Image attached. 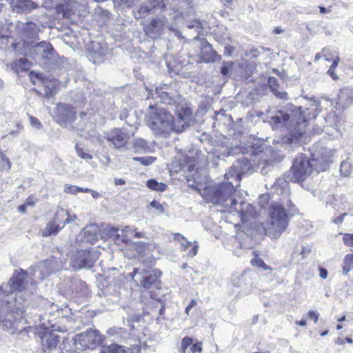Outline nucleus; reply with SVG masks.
Returning <instances> with one entry per match:
<instances>
[{"label":"nucleus","instance_id":"f257e3e1","mask_svg":"<svg viewBox=\"0 0 353 353\" xmlns=\"http://www.w3.org/2000/svg\"><path fill=\"white\" fill-rule=\"evenodd\" d=\"M28 273L20 270L0 287V325L3 328L12 329L26 312L28 298L36 290L33 283L28 285Z\"/></svg>","mask_w":353,"mask_h":353},{"label":"nucleus","instance_id":"f03ea898","mask_svg":"<svg viewBox=\"0 0 353 353\" xmlns=\"http://www.w3.org/2000/svg\"><path fill=\"white\" fill-rule=\"evenodd\" d=\"M250 163L245 158L237 161L224 175V181L207 187L204 197L207 202L219 205L221 211L232 212L234 205L237 204L236 190L241 176L249 172Z\"/></svg>","mask_w":353,"mask_h":353},{"label":"nucleus","instance_id":"7ed1b4c3","mask_svg":"<svg viewBox=\"0 0 353 353\" xmlns=\"http://www.w3.org/2000/svg\"><path fill=\"white\" fill-rule=\"evenodd\" d=\"M270 122L274 128L283 126L289 128L290 134L286 140L289 144L299 143L306 134V119L303 108L292 103L275 110L270 116Z\"/></svg>","mask_w":353,"mask_h":353},{"label":"nucleus","instance_id":"20e7f679","mask_svg":"<svg viewBox=\"0 0 353 353\" xmlns=\"http://www.w3.org/2000/svg\"><path fill=\"white\" fill-rule=\"evenodd\" d=\"M149 108L150 110L146 113L145 121L155 135L166 136L172 131L181 132V128L174 123V117L168 110L152 105Z\"/></svg>","mask_w":353,"mask_h":353},{"label":"nucleus","instance_id":"39448f33","mask_svg":"<svg viewBox=\"0 0 353 353\" xmlns=\"http://www.w3.org/2000/svg\"><path fill=\"white\" fill-rule=\"evenodd\" d=\"M292 209H285L279 203H272L269 208V219L265 228V234L272 239H278L286 230L289 221V214Z\"/></svg>","mask_w":353,"mask_h":353},{"label":"nucleus","instance_id":"423d86ee","mask_svg":"<svg viewBox=\"0 0 353 353\" xmlns=\"http://www.w3.org/2000/svg\"><path fill=\"white\" fill-rule=\"evenodd\" d=\"M170 7L168 15L176 24L194 16V0H167Z\"/></svg>","mask_w":353,"mask_h":353},{"label":"nucleus","instance_id":"0eeeda50","mask_svg":"<svg viewBox=\"0 0 353 353\" xmlns=\"http://www.w3.org/2000/svg\"><path fill=\"white\" fill-rule=\"evenodd\" d=\"M316 167V159L312 158L311 160L306 156L303 154L296 157L292 166L291 172L292 174V180L295 182L304 181L307 176L316 173L314 168Z\"/></svg>","mask_w":353,"mask_h":353},{"label":"nucleus","instance_id":"6e6552de","mask_svg":"<svg viewBox=\"0 0 353 353\" xmlns=\"http://www.w3.org/2000/svg\"><path fill=\"white\" fill-rule=\"evenodd\" d=\"M155 94L161 103L170 106L179 105L182 101V97L179 93L178 83L175 81L160 83L155 88Z\"/></svg>","mask_w":353,"mask_h":353},{"label":"nucleus","instance_id":"1a4fd4ad","mask_svg":"<svg viewBox=\"0 0 353 353\" xmlns=\"http://www.w3.org/2000/svg\"><path fill=\"white\" fill-rule=\"evenodd\" d=\"M103 341V336L100 332L94 328L88 329L86 331L78 334L74 338V345L77 350H85L94 349Z\"/></svg>","mask_w":353,"mask_h":353},{"label":"nucleus","instance_id":"9d476101","mask_svg":"<svg viewBox=\"0 0 353 353\" xmlns=\"http://www.w3.org/2000/svg\"><path fill=\"white\" fill-rule=\"evenodd\" d=\"M192 44L196 49L199 62L208 63L221 60V56L214 50L212 45L205 38L196 36L192 40Z\"/></svg>","mask_w":353,"mask_h":353},{"label":"nucleus","instance_id":"9b49d317","mask_svg":"<svg viewBox=\"0 0 353 353\" xmlns=\"http://www.w3.org/2000/svg\"><path fill=\"white\" fill-rule=\"evenodd\" d=\"M120 2L126 7H131L140 2L139 8L137 10L139 18L153 14L157 9L165 8L164 0H120Z\"/></svg>","mask_w":353,"mask_h":353},{"label":"nucleus","instance_id":"f8f14e48","mask_svg":"<svg viewBox=\"0 0 353 353\" xmlns=\"http://www.w3.org/2000/svg\"><path fill=\"white\" fill-rule=\"evenodd\" d=\"M134 132H129L128 128L123 126L121 128H114L106 134V139L110 143V145L113 148L120 149L123 148L128 143L130 137L133 136Z\"/></svg>","mask_w":353,"mask_h":353},{"label":"nucleus","instance_id":"ddd939ff","mask_svg":"<svg viewBox=\"0 0 353 353\" xmlns=\"http://www.w3.org/2000/svg\"><path fill=\"white\" fill-rule=\"evenodd\" d=\"M97 259L96 253L88 249L78 250L70 260V264L74 269L92 268Z\"/></svg>","mask_w":353,"mask_h":353},{"label":"nucleus","instance_id":"4468645a","mask_svg":"<svg viewBox=\"0 0 353 353\" xmlns=\"http://www.w3.org/2000/svg\"><path fill=\"white\" fill-rule=\"evenodd\" d=\"M55 52L52 46L47 42H40L35 45L31 50V56L40 62L46 64L54 57Z\"/></svg>","mask_w":353,"mask_h":353},{"label":"nucleus","instance_id":"2eb2a0df","mask_svg":"<svg viewBox=\"0 0 353 353\" xmlns=\"http://www.w3.org/2000/svg\"><path fill=\"white\" fill-rule=\"evenodd\" d=\"M53 118L60 125L66 127L74 120L75 112L69 105L59 103L54 110Z\"/></svg>","mask_w":353,"mask_h":353},{"label":"nucleus","instance_id":"dca6fc26","mask_svg":"<svg viewBox=\"0 0 353 353\" xmlns=\"http://www.w3.org/2000/svg\"><path fill=\"white\" fill-rule=\"evenodd\" d=\"M168 19L165 17H156L145 21L144 25L146 34L152 38H158L163 32L164 26L168 23Z\"/></svg>","mask_w":353,"mask_h":353},{"label":"nucleus","instance_id":"f3484780","mask_svg":"<svg viewBox=\"0 0 353 353\" xmlns=\"http://www.w3.org/2000/svg\"><path fill=\"white\" fill-rule=\"evenodd\" d=\"M333 151L328 148H322L316 154H313V157L316 159V167L314 170L316 174L326 170L327 165L332 163V157Z\"/></svg>","mask_w":353,"mask_h":353},{"label":"nucleus","instance_id":"a211bd4d","mask_svg":"<svg viewBox=\"0 0 353 353\" xmlns=\"http://www.w3.org/2000/svg\"><path fill=\"white\" fill-rule=\"evenodd\" d=\"M237 199V204L234 205L232 212H236L241 217L242 221H248L250 217H255L257 212L256 209L251 204L245 203L239 197Z\"/></svg>","mask_w":353,"mask_h":353},{"label":"nucleus","instance_id":"6ab92c4d","mask_svg":"<svg viewBox=\"0 0 353 353\" xmlns=\"http://www.w3.org/2000/svg\"><path fill=\"white\" fill-rule=\"evenodd\" d=\"M107 52L108 48L105 44H101L99 41H94L92 42V48L88 50L87 57L94 64H99L103 62Z\"/></svg>","mask_w":353,"mask_h":353},{"label":"nucleus","instance_id":"aec40b11","mask_svg":"<svg viewBox=\"0 0 353 353\" xmlns=\"http://www.w3.org/2000/svg\"><path fill=\"white\" fill-rule=\"evenodd\" d=\"M60 337L51 332H45L41 336V350L43 353L57 352Z\"/></svg>","mask_w":353,"mask_h":353},{"label":"nucleus","instance_id":"412c9836","mask_svg":"<svg viewBox=\"0 0 353 353\" xmlns=\"http://www.w3.org/2000/svg\"><path fill=\"white\" fill-rule=\"evenodd\" d=\"M175 107L174 111L177 114V117L179 123L176 125L179 128H181V132L184 130L185 128L189 125V122L191 120L192 110L189 107L183 106L181 103Z\"/></svg>","mask_w":353,"mask_h":353},{"label":"nucleus","instance_id":"4be33fe9","mask_svg":"<svg viewBox=\"0 0 353 353\" xmlns=\"http://www.w3.org/2000/svg\"><path fill=\"white\" fill-rule=\"evenodd\" d=\"M325 205L328 211L330 210L340 211L349 207V203L345 196L336 197L334 195H329L326 198Z\"/></svg>","mask_w":353,"mask_h":353},{"label":"nucleus","instance_id":"5701e85b","mask_svg":"<svg viewBox=\"0 0 353 353\" xmlns=\"http://www.w3.org/2000/svg\"><path fill=\"white\" fill-rule=\"evenodd\" d=\"M17 28L19 32L21 33L27 39H33L37 37L39 33V28L37 25L32 22H18Z\"/></svg>","mask_w":353,"mask_h":353},{"label":"nucleus","instance_id":"b1692460","mask_svg":"<svg viewBox=\"0 0 353 353\" xmlns=\"http://www.w3.org/2000/svg\"><path fill=\"white\" fill-rule=\"evenodd\" d=\"M11 6L13 11L17 13L30 12L38 8L37 3L32 0H12Z\"/></svg>","mask_w":353,"mask_h":353},{"label":"nucleus","instance_id":"393cba45","mask_svg":"<svg viewBox=\"0 0 353 353\" xmlns=\"http://www.w3.org/2000/svg\"><path fill=\"white\" fill-rule=\"evenodd\" d=\"M32 276L39 280H43L44 278L50 275L53 270L51 267V263L49 261H44L40 262L38 265L32 268Z\"/></svg>","mask_w":353,"mask_h":353},{"label":"nucleus","instance_id":"a878e982","mask_svg":"<svg viewBox=\"0 0 353 353\" xmlns=\"http://www.w3.org/2000/svg\"><path fill=\"white\" fill-rule=\"evenodd\" d=\"M181 353H201L202 352V343H194V339L190 337H184L181 341Z\"/></svg>","mask_w":353,"mask_h":353},{"label":"nucleus","instance_id":"bb28decb","mask_svg":"<svg viewBox=\"0 0 353 353\" xmlns=\"http://www.w3.org/2000/svg\"><path fill=\"white\" fill-rule=\"evenodd\" d=\"M30 62L25 57H21L7 64V68L15 74H19L22 72L28 71L30 68Z\"/></svg>","mask_w":353,"mask_h":353},{"label":"nucleus","instance_id":"cd10ccee","mask_svg":"<svg viewBox=\"0 0 353 353\" xmlns=\"http://www.w3.org/2000/svg\"><path fill=\"white\" fill-rule=\"evenodd\" d=\"M101 233L102 237L105 239H111L117 244L121 243V234L119 232V229L117 228L107 225L101 230Z\"/></svg>","mask_w":353,"mask_h":353},{"label":"nucleus","instance_id":"c85d7f7f","mask_svg":"<svg viewBox=\"0 0 353 353\" xmlns=\"http://www.w3.org/2000/svg\"><path fill=\"white\" fill-rule=\"evenodd\" d=\"M75 219L76 216H74L72 219L67 210L61 208L57 210L53 220L63 228L65 224L69 223L72 220H74Z\"/></svg>","mask_w":353,"mask_h":353},{"label":"nucleus","instance_id":"c756f323","mask_svg":"<svg viewBox=\"0 0 353 353\" xmlns=\"http://www.w3.org/2000/svg\"><path fill=\"white\" fill-rule=\"evenodd\" d=\"M161 275V272L159 273V275L157 274H150L143 277L142 281V285L145 288H150L151 287H154L158 288L160 284L159 276Z\"/></svg>","mask_w":353,"mask_h":353},{"label":"nucleus","instance_id":"7c9ffc66","mask_svg":"<svg viewBox=\"0 0 353 353\" xmlns=\"http://www.w3.org/2000/svg\"><path fill=\"white\" fill-rule=\"evenodd\" d=\"M132 148L134 152H147L150 150L148 142L142 138H135L132 142Z\"/></svg>","mask_w":353,"mask_h":353},{"label":"nucleus","instance_id":"2f4dec72","mask_svg":"<svg viewBox=\"0 0 353 353\" xmlns=\"http://www.w3.org/2000/svg\"><path fill=\"white\" fill-rule=\"evenodd\" d=\"M100 353H128L123 346L112 343L110 345H103Z\"/></svg>","mask_w":353,"mask_h":353},{"label":"nucleus","instance_id":"473e14b6","mask_svg":"<svg viewBox=\"0 0 353 353\" xmlns=\"http://www.w3.org/2000/svg\"><path fill=\"white\" fill-rule=\"evenodd\" d=\"M62 228L57 223H55L54 220L49 222L45 229L43 230V236H47L52 234H56Z\"/></svg>","mask_w":353,"mask_h":353},{"label":"nucleus","instance_id":"72a5a7b5","mask_svg":"<svg viewBox=\"0 0 353 353\" xmlns=\"http://www.w3.org/2000/svg\"><path fill=\"white\" fill-rule=\"evenodd\" d=\"M74 10H76V6L73 3L70 5L63 4L57 7V12L63 14V17L68 18L72 14L74 13Z\"/></svg>","mask_w":353,"mask_h":353},{"label":"nucleus","instance_id":"f704fd0d","mask_svg":"<svg viewBox=\"0 0 353 353\" xmlns=\"http://www.w3.org/2000/svg\"><path fill=\"white\" fill-rule=\"evenodd\" d=\"M250 276L248 272H244L242 274L235 276L232 279V284L234 286L241 287L250 283Z\"/></svg>","mask_w":353,"mask_h":353},{"label":"nucleus","instance_id":"c9c22d12","mask_svg":"<svg viewBox=\"0 0 353 353\" xmlns=\"http://www.w3.org/2000/svg\"><path fill=\"white\" fill-rule=\"evenodd\" d=\"M353 270V254H347L343 261V274L347 275L349 272Z\"/></svg>","mask_w":353,"mask_h":353},{"label":"nucleus","instance_id":"e433bc0d","mask_svg":"<svg viewBox=\"0 0 353 353\" xmlns=\"http://www.w3.org/2000/svg\"><path fill=\"white\" fill-rule=\"evenodd\" d=\"M147 186L151 190L163 192L165 190L167 185L163 183H159L154 179H150L147 181Z\"/></svg>","mask_w":353,"mask_h":353},{"label":"nucleus","instance_id":"4c0bfd02","mask_svg":"<svg viewBox=\"0 0 353 353\" xmlns=\"http://www.w3.org/2000/svg\"><path fill=\"white\" fill-rule=\"evenodd\" d=\"M135 228L133 226H125L121 230V243H124L128 239L134 236Z\"/></svg>","mask_w":353,"mask_h":353},{"label":"nucleus","instance_id":"58836bf2","mask_svg":"<svg viewBox=\"0 0 353 353\" xmlns=\"http://www.w3.org/2000/svg\"><path fill=\"white\" fill-rule=\"evenodd\" d=\"M276 81H277V80L276 78H274V77L270 78L268 83H269L270 87L272 89V91L274 92V95L277 98H279L280 99L287 100L288 99V93L286 92H280V91H278L277 90L272 88L273 85H275Z\"/></svg>","mask_w":353,"mask_h":353},{"label":"nucleus","instance_id":"ea45409f","mask_svg":"<svg viewBox=\"0 0 353 353\" xmlns=\"http://www.w3.org/2000/svg\"><path fill=\"white\" fill-rule=\"evenodd\" d=\"M339 101L343 105H347L352 101L350 92L347 89H343L340 91L338 96Z\"/></svg>","mask_w":353,"mask_h":353},{"label":"nucleus","instance_id":"a19ab883","mask_svg":"<svg viewBox=\"0 0 353 353\" xmlns=\"http://www.w3.org/2000/svg\"><path fill=\"white\" fill-rule=\"evenodd\" d=\"M174 239L177 240L181 243V249L186 250L189 247L192 246V242L187 240V239L179 233L174 234Z\"/></svg>","mask_w":353,"mask_h":353},{"label":"nucleus","instance_id":"79ce46f5","mask_svg":"<svg viewBox=\"0 0 353 353\" xmlns=\"http://www.w3.org/2000/svg\"><path fill=\"white\" fill-rule=\"evenodd\" d=\"M94 14L96 16L100 17L101 20L103 22H105L108 19L110 18V12L108 10H105L103 8L99 7V6H97L95 8Z\"/></svg>","mask_w":353,"mask_h":353},{"label":"nucleus","instance_id":"37998d69","mask_svg":"<svg viewBox=\"0 0 353 353\" xmlns=\"http://www.w3.org/2000/svg\"><path fill=\"white\" fill-rule=\"evenodd\" d=\"M30 80L32 81L33 84H36L37 82H41L45 83V78L43 74L39 72H35L34 71H31L29 73Z\"/></svg>","mask_w":353,"mask_h":353},{"label":"nucleus","instance_id":"c03bdc74","mask_svg":"<svg viewBox=\"0 0 353 353\" xmlns=\"http://www.w3.org/2000/svg\"><path fill=\"white\" fill-rule=\"evenodd\" d=\"M134 161H139L143 165H149L153 163L156 158L153 157H134Z\"/></svg>","mask_w":353,"mask_h":353},{"label":"nucleus","instance_id":"a18cd8bd","mask_svg":"<svg viewBox=\"0 0 353 353\" xmlns=\"http://www.w3.org/2000/svg\"><path fill=\"white\" fill-rule=\"evenodd\" d=\"M352 168H351V165L349 162L343 161L341 164L340 172L341 174L345 176H347L350 174Z\"/></svg>","mask_w":353,"mask_h":353},{"label":"nucleus","instance_id":"49530a36","mask_svg":"<svg viewBox=\"0 0 353 353\" xmlns=\"http://www.w3.org/2000/svg\"><path fill=\"white\" fill-rule=\"evenodd\" d=\"M188 19L183 21V22H181L180 23L185 24L187 28H188L190 29L195 28L196 30H197L199 32V30L201 28L200 23L196 20L190 21H188Z\"/></svg>","mask_w":353,"mask_h":353},{"label":"nucleus","instance_id":"de8ad7c7","mask_svg":"<svg viewBox=\"0 0 353 353\" xmlns=\"http://www.w3.org/2000/svg\"><path fill=\"white\" fill-rule=\"evenodd\" d=\"M251 263L252 265L257 266L259 268H262L264 270H270V267L267 265L264 261L261 259H254L251 261Z\"/></svg>","mask_w":353,"mask_h":353},{"label":"nucleus","instance_id":"09e8293b","mask_svg":"<svg viewBox=\"0 0 353 353\" xmlns=\"http://www.w3.org/2000/svg\"><path fill=\"white\" fill-rule=\"evenodd\" d=\"M76 152L77 155L84 160L88 161L92 159V156L85 152L82 148L76 147Z\"/></svg>","mask_w":353,"mask_h":353},{"label":"nucleus","instance_id":"8fccbe9b","mask_svg":"<svg viewBox=\"0 0 353 353\" xmlns=\"http://www.w3.org/2000/svg\"><path fill=\"white\" fill-rule=\"evenodd\" d=\"M150 206L157 210V214H161L164 212L163 205L156 200H153L150 202Z\"/></svg>","mask_w":353,"mask_h":353},{"label":"nucleus","instance_id":"3c124183","mask_svg":"<svg viewBox=\"0 0 353 353\" xmlns=\"http://www.w3.org/2000/svg\"><path fill=\"white\" fill-rule=\"evenodd\" d=\"M64 192L67 194H77L79 192V187L66 184L65 185Z\"/></svg>","mask_w":353,"mask_h":353},{"label":"nucleus","instance_id":"603ef678","mask_svg":"<svg viewBox=\"0 0 353 353\" xmlns=\"http://www.w3.org/2000/svg\"><path fill=\"white\" fill-rule=\"evenodd\" d=\"M343 241L345 245L353 247V234H345Z\"/></svg>","mask_w":353,"mask_h":353},{"label":"nucleus","instance_id":"864d4df0","mask_svg":"<svg viewBox=\"0 0 353 353\" xmlns=\"http://www.w3.org/2000/svg\"><path fill=\"white\" fill-rule=\"evenodd\" d=\"M233 66L232 62H223L221 68V72L223 75H227L229 70Z\"/></svg>","mask_w":353,"mask_h":353},{"label":"nucleus","instance_id":"5fc2aeb1","mask_svg":"<svg viewBox=\"0 0 353 353\" xmlns=\"http://www.w3.org/2000/svg\"><path fill=\"white\" fill-rule=\"evenodd\" d=\"M29 119L32 127L36 128L37 129H39L41 127V122L37 118L33 116H30Z\"/></svg>","mask_w":353,"mask_h":353},{"label":"nucleus","instance_id":"6e6d98bb","mask_svg":"<svg viewBox=\"0 0 353 353\" xmlns=\"http://www.w3.org/2000/svg\"><path fill=\"white\" fill-rule=\"evenodd\" d=\"M199 249V244L196 241H194L191 250L188 252V256L193 257L196 255Z\"/></svg>","mask_w":353,"mask_h":353},{"label":"nucleus","instance_id":"4d7b16f0","mask_svg":"<svg viewBox=\"0 0 353 353\" xmlns=\"http://www.w3.org/2000/svg\"><path fill=\"white\" fill-rule=\"evenodd\" d=\"M308 317L309 319L314 320V323H316L319 317V314L316 311L310 310L308 312Z\"/></svg>","mask_w":353,"mask_h":353},{"label":"nucleus","instance_id":"13d9d810","mask_svg":"<svg viewBox=\"0 0 353 353\" xmlns=\"http://www.w3.org/2000/svg\"><path fill=\"white\" fill-rule=\"evenodd\" d=\"M347 214L346 212H344L341 216L333 218L332 222L335 224H341L343 221L344 217H345Z\"/></svg>","mask_w":353,"mask_h":353},{"label":"nucleus","instance_id":"bf43d9fd","mask_svg":"<svg viewBox=\"0 0 353 353\" xmlns=\"http://www.w3.org/2000/svg\"><path fill=\"white\" fill-rule=\"evenodd\" d=\"M37 201V199L33 196H29L26 199L25 205H26V206H33Z\"/></svg>","mask_w":353,"mask_h":353},{"label":"nucleus","instance_id":"052dcab7","mask_svg":"<svg viewBox=\"0 0 353 353\" xmlns=\"http://www.w3.org/2000/svg\"><path fill=\"white\" fill-rule=\"evenodd\" d=\"M133 237L137 238V239L146 238V233L143 231H141V232L137 231V229L135 228V232H134Z\"/></svg>","mask_w":353,"mask_h":353},{"label":"nucleus","instance_id":"680f3d73","mask_svg":"<svg viewBox=\"0 0 353 353\" xmlns=\"http://www.w3.org/2000/svg\"><path fill=\"white\" fill-rule=\"evenodd\" d=\"M334 70L335 69L330 68L327 71V74L330 75L334 80H336L339 79V77L337 74H336Z\"/></svg>","mask_w":353,"mask_h":353},{"label":"nucleus","instance_id":"e2e57ef3","mask_svg":"<svg viewBox=\"0 0 353 353\" xmlns=\"http://www.w3.org/2000/svg\"><path fill=\"white\" fill-rule=\"evenodd\" d=\"M168 28H169V30L170 31H172V32H173L174 33V35L176 37H181V32L178 29L174 28L172 26H169V25H168Z\"/></svg>","mask_w":353,"mask_h":353},{"label":"nucleus","instance_id":"0e129e2a","mask_svg":"<svg viewBox=\"0 0 353 353\" xmlns=\"http://www.w3.org/2000/svg\"><path fill=\"white\" fill-rule=\"evenodd\" d=\"M319 276L321 278L325 279L327 276V271L326 269L320 268H319Z\"/></svg>","mask_w":353,"mask_h":353},{"label":"nucleus","instance_id":"69168bd1","mask_svg":"<svg viewBox=\"0 0 353 353\" xmlns=\"http://www.w3.org/2000/svg\"><path fill=\"white\" fill-rule=\"evenodd\" d=\"M340 61V58L339 56H336L335 58L333 59L332 63L330 66L331 68L335 69Z\"/></svg>","mask_w":353,"mask_h":353},{"label":"nucleus","instance_id":"338daca9","mask_svg":"<svg viewBox=\"0 0 353 353\" xmlns=\"http://www.w3.org/2000/svg\"><path fill=\"white\" fill-rule=\"evenodd\" d=\"M327 51L326 48H323L322 49V50L321 51V52L319 53H317L316 55H315V57H314V61H317L318 60H319L321 57H323V54H325V52Z\"/></svg>","mask_w":353,"mask_h":353},{"label":"nucleus","instance_id":"774afa93","mask_svg":"<svg viewBox=\"0 0 353 353\" xmlns=\"http://www.w3.org/2000/svg\"><path fill=\"white\" fill-rule=\"evenodd\" d=\"M233 48L230 46H225L224 48V54L230 56L232 53Z\"/></svg>","mask_w":353,"mask_h":353}]
</instances>
